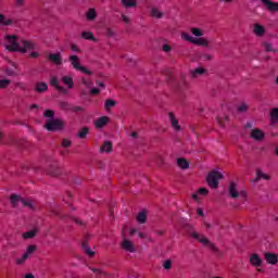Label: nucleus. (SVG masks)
Wrapping results in <instances>:
<instances>
[{"label": "nucleus", "instance_id": "f257e3e1", "mask_svg": "<svg viewBox=\"0 0 278 278\" xmlns=\"http://www.w3.org/2000/svg\"><path fill=\"white\" fill-rule=\"evenodd\" d=\"M5 49L7 51H18L20 53H27L31 49H36V45L29 40H22L18 42V39L14 35H7L4 37Z\"/></svg>", "mask_w": 278, "mask_h": 278}, {"label": "nucleus", "instance_id": "f03ea898", "mask_svg": "<svg viewBox=\"0 0 278 278\" xmlns=\"http://www.w3.org/2000/svg\"><path fill=\"white\" fill-rule=\"evenodd\" d=\"M189 236L194 240H198V242H201V244H204V247H208V249H211V251H214V253H218V248H216L214 243H211L210 239L205 238L204 236H201V233L189 230Z\"/></svg>", "mask_w": 278, "mask_h": 278}, {"label": "nucleus", "instance_id": "7ed1b4c3", "mask_svg": "<svg viewBox=\"0 0 278 278\" xmlns=\"http://www.w3.org/2000/svg\"><path fill=\"white\" fill-rule=\"evenodd\" d=\"M43 127L47 131H62L64 129V122L60 118L47 119Z\"/></svg>", "mask_w": 278, "mask_h": 278}, {"label": "nucleus", "instance_id": "20e7f679", "mask_svg": "<svg viewBox=\"0 0 278 278\" xmlns=\"http://www.w3.org/2000/svg\"><path fill=\"white\" fill-rule=\"evenodd\" d=\"M223 177H224L223 174L218 170H212L211 173H208L206 177V181L210 188H213V189L218 188V181H220Z\"/></svg>", "mask_w": 278, "mask_h": 278}, {"label": "nucleus", "instance_id": "39448f33", "mask_svg": "<svg viewBox=\"0 0 278 278\" xmlns=\"http://www.w3.org/2000/svg\"><path fill=\"white\" fill-rule=\"evenodd\" d=\"M70 62L75 71H80L84 75H92V71L87 70L85 66H81L79 62V56L77 55H70Z\"/></svg>", "mask_w": 278, "mask_h": 278}, {"label": "nucleus", "instance_id": "423d86ee", "mask_svg": "<svg viewBox=\"0 0 278 278\" xmlns=\"http://www.w3.org/2000/svg\"><path fill=\"white\" fill-rule=\"evenodd\" d=\"M250 137L252 138V140H256V142H262V140H264V138L266 137V134H264V130L260 128H253L251 130Z\"/></svg>", "mask_w": 278, "mask_h": 278}, {"label": "nucleus", "instance_id": "0eeeda50", "mask_svg": "<svg viewBox=\"0 0 278 278\" xmlns=\"http://www.w3.org/2000/svg\"><path fill=\"white\" fill-rule=\"evenodd\" d=\"M4 73L8 75V77H18L21 70L16 63H11V66L7 67Z\"/></svg>", "mask_w": 278, "mask_h": 278}, {"label": "nucleus", "instance_id": "6e6552de", "mask_svg": "<svg viewBox=\"0 0 278 278\" xmlns=\"http://www.w3.org/2000/svg\"><path fill=\"white\" fill-rule=\"evenodd\" d=\"M189 75L190 77H192V79H198V77H203V75H207V70L200 66L194 70H190Z\"/></svg>", "mask_w": 278, "mask_h": 278}, {"label": "nucleus", "instance_id": "1a4fd4ad", "mask_svg": "<svg viewBox=\"0 0 278 278\" xmlns=\"http://www.w3.org/2000/svg\"><path fill=\"white\" fill-rule=\"evenodd\" d=\"M48 60L50 62H52V64H55V66H62V64H63L61 52L50 53L48 55Z\"/></svg>", "mask_w": 278, "mask_h": 278}, {"label": "nucleus", "instance_id": "9d476101", "mask_svg": "<svg viewBox=\"0 0 278 278\" xmlns=\"http://www.w3.org/2000/svg\"><path fill=\"white\" fill-rule=\"evenodd\" d=\"M278 124V108H274L269 112V125L271 127H277Z\"/></svg>", "mask_w": 278, "mask_h": 278}, {"label": "nucleus", "instance_id": "9b49d317", "mask_svg": "<svg viewBox=\"0 0 278 278\" xmlns=\"http://www.w3.org/2000/svg\"><path fill=\"white\" fill-rule=\"evenodd\" d=\"M51 86H53V88H55L59 92H62V94H68V90H66V88L60 86V80L53 76L50 80Z\"/></svg>", "mask_w": 278, "mask_h": 278}, {"label": "nucleus", "instance_id": "f8f14e48", "mask_svg": "<svg viewBox=\"0 0 278 278\" xmlns=\"http://www.w3.org/2000/svg\"><path fill=\"white\" fill-rule=\"evenodd\" d=\"M261 2L269 12H278V2H273L270 0H261Z\"/></svg>", "mask_w": 278, "mask_h": 278}, {"label": "nucleus", "instance_id": "ddd939ff", "mask_svg": "<svg viewBox=\"0 0 278 278\" xmlns=\"http://www.w3.org/2000/svg\"><path fill=\"white\" fill-rule=\"evenodd\" d=\"M228 194L231 199H238V197H240V191L238 190L236 182H230Z\"/></svg>", "mask_w": 278, "mask_h": 278}, {"label": "nucleus", "instance_id": "4468645a", "mask_svg": "<svg viewBox=\"0 0 278 278\" xmlns=\"http://www.w3.org/2000/svg\"><path fill=\"white\" fill-rule=\"evenodd\" d=\"M264 257H265V262H267V264L275 265L278 262V256L275 253L266 252L264 254Z\"/></svg>", "mask_w": 278, "mask_h": 278}, {"label": "nucleus", "instance_id": "2eb2a0df", "mask_svg": "<svg viewBox=\"0 0 278 278\" xmlns=\"http://www.w3.org/2000/svg\"><path fill=\"white\" fill-rule=\"evenodd\" d=\"M61 81L63 86H66L70 90H72V88H75V81H73V77L71 76L61 77Z\"/></svg>", "mask_w": 278, "mask_h": 278}, {"label": "nucleus", "instance_id": "dca6fc26", "mask_svg": "<svg viewBox=\"0 0 278 278\" xmlns=\"http://www.w3.org/2000/svg\"><path fill=\"white\" fill-rule=\"evenodd\" d=\"M168 118L172 123V127L176 131H179L181 129V126L179 125V121L177 119V117H175V114L174 113H168Z\"/></svg>", "mask_w": 278, "mask_h": 278}, {"label": "nucleus", "instance_id": "f3484780", "mask_svg": "<svg viewBox=\"0 0 278 278\" xmlns=\"http://www.w3.org/2000/svg\"><path fill=\"white\" fill-rule=\"evenodd\" d=\"M85 17L87 21L92 23V21H97V10L94 8H90L86 13Z\"/></svg>", "mask_w": 278, "mask_h": 278}, {"label": "nucleus", "instance_id": "a211bd4d", "mask_svg": "<svg viewBox=\"0 0 278 278\" xmlns=\"http://www.w3.org/2000/svg\"><path fill=\"white\" fill-rule=\"evenodd\" d=\"M23 202V198L16 193L11 194L10 197V203L12 207H18V203Z\"/></svg>", "mask_w": 278, "mask_h": 278}, {"label": "nucleus", "instance_id": "6ab92c4d", "mask_svg": "<svg viewBox=\"0 0 278 278\" xmlns=\"http://www.w3.org/2000/svg\"><path fill=\"white\" fill-rule=\"evenodd\" d=\"M47 90H49V85H47V83L45 81H39L35 85V92H47Z\"/></svg>", "mask_w": 278, "mask_h": 278}, {"label": "nucleus", "instance_id": "aec40b11", "mask_svg": "<svg viewBox=\"0 0 278 278\" xmlns=\"http://www.w3.org/2000/svg\"><path fill=\"white\" fill-rule=\"evenodd\" d=\"M262 262L263 261L258 254H252L250 257V263L252 264V266H255L256 268H260V266H262Z\"/></svg>", "mask_w": 278, "mask_h": 278}, {"label": "nucleus", "instance_id": "412c9836", "mask_svg": "<svg viewBox=\"0 0 278 278\" xmlns=\"http://www.w3.org/2000/svg\"><path fill=\"white\" fill-rule=\"evenodd\" d=\"M150 16L152 18H162L164 16V13L157 9V7H152L150 10Z\"/></svg>", "mask_w": 278, "mask_h": 278}, {"label": "nucleus", "instance_id": "4be33fe9", "mask_svg": "<svg viewBox=\"0 0 278 278\" xmlns=\"http://www.w3.org/2000/svg\"><path fill=\"white\" fill-rule=\"evenodd\" d=\"M122 249H124V251H128V253H134L135 251L134 243H131L128 239H125L122 242Z\"/></svg>", "mask_w": 278, "mask_h": 278}, {"label": "nucleus", "instance_id": "5701e85b", "mask_svg": "<svg viewBox=\"0 0 278 278\" xmlns=\"http://www.w3.org/2000/svg\"><path fill=\"white\" fill-rule=\"evenodd\" d=\"M109 121H110V118L108 116H102V117L97 119L96 127L98 129H102V127H105V125H108Z\"/></svg>", "mask_w": 278, "mask_h": 278}, {"label": "nucleus", "instance_id": "b1692460", "mask_svg": "<svg viewBox=\"0 0 278 278\" xmlns=\"http://www.w3.org/2000/svg\"><path fill=\"white\" fill-rule=\"evenodd\" d=\"M192 45H198V47H207L210 42L205 38H194Z\"/></svg>", "mask_w": 278, "mask_h": 278}, {"label": "nucleus", "instance_id": "393cba45", "mask_svg": "<svg viewBox=\"0 0 278 278\" xmlns=\"http://www.w3.org/2000/svg\"><path fill=\"white\" fill-rule=\"evenodd\" d=\"M100 153H112V143L110 141H104L100 148Z\"/></svg>", "mask_w": 278, "mask_h": 278}, {"label": "nucleus", "instance_id": "a878e982", "mask_svg": "<svg viewBox=\"0 0 278 278\" xmlns=\"http://www.w3.org/2000/svg\"><path fill=\"white\" fill-rule=\"evenodd\" d=\"M227 123H229L228 115L217 116V125H219V127L225 128V125H227Z\"/></svg>", "mask_w": 278, "mask_h": 278}, {"label": "nucleus", "instance_id": "bb28decb", "mask_svg": "<svg viewBox=\"0 0 278 278\" xmlns=\"http://www.w3.org/2000/svg\"><path fill=\"white\" fill-rule=\"evenodd\" d=\"M260 179L268 180V179H270V177L268 175L262 173V169H257L256 170V178L253 180L254 184H257V181H260Z\"/></svg>", "mask_w": 278, "mask_h": 278}, {"label": "nucleus", "instance_id": "cd10ccee", "mask_svg": "<svg viewBox=\"0 0 278 278\" xmlns=\"http://www.w3.org/2000/svg\"><path fill=\"white\" fill-rule=\"evenodd\" d=\"M122 5L126 9L136 8L138 2L136 0H122Z\"/></svg>", "mask_w": 278, "mask_h": 278}, {"label": "nucleus", "instance_id": "c85d7f7f", "mask_svg": "<svg viewBox=\"0 0 278 278\" xmlns=\"http://www.w3.org/2000/svg\"><path fill=\"white\" fill-rule=\"evenodd\" d=\"M112 108H116V100H112V99L105 100L104 110H106V112H110Z\"/></svg>", "mask_w": 278, "mask_h": 278}, {"label": "nucleus", "instance_id": "c756f323", "mask_svg": "<svg viewBox=\"0 0 278 278\" xmlns=\"http://www.w3.org/2000/svg\"><path fill=\"white\" fill-rule=\"evenodd\" d=\"M266 29H264V26L260 25V24H255L254 25V34L255 36L262 37L264 36Z\"/></svg>", "mask_w": 278, "mask_h": 278}, {"label": "nucleus", "instance_id": "7c9ffc66", "mask_svg": "<svg viewBox=\"0 0 278 278\" xmlns=\"http://www.w3.org/2000/svg\"><path fill=\"white\" fill-rule=\"evenodd\" d=\"M177 164L179 168H182L184 170H186L187 168H190V163H188L186 159H182V157L178 159Z\"/></svg>", "mask_w": 278, "mask_h": 278}, {"label": "nucleus", "instance_id": "2f4dec72", "mask_svg": "<svg viewBox=\"0 0 278 278\" xmlns=\"http://www.w3.org/2000/svg\"><path fill=\"white\" fill-rule=\"evenodd\" d=\"M81 38H84V40H92L93 42H97V38H94L92 31H83Z\"/></svg>", "mask_w": 278, "mask_h": 278}, {"label": "nucleus", "instance_id": "473e14b6", "mask_svg": "<svg viewBox=\"0 0 278 278\" xmlns=\"http://www.w3.org/2000/svg\"><path fill=\"white\" fill-rule=\"evenodd\" d=\"M83 251H85L86 255L89 257L94 256V251L90 250V247H88V243L86 241L83 242Z\"/></svg>", "mask_w": 278, "mask_h": 278}, {"label": "nucleus", "instance_id": "72a5a7b5", "mask_svg": "<svg viewBox=\"0 0 278 278\" xmlns=\"http://www.w3.org/2000/svg\"><path fill=\"white\" fill-rule=\"evenodd\" d=\"M0 25L8 27V26L12 25V20L5 18V15L0 14Z\"/></svg>", "mask_w": 278, "mask_h": 278}, {"label": "nucleus", "instance_id": "f704fd0d", "mask_svg": "<svg viewBox=\"0 0 278 278\" xmlns=\"http://www.w3.org/2000/svg\"><path fill=\"white\" fill-rule=\"evenodd\" d=\"M89 131H90V128H88V127H83V128L79 130V132H78V138H80V140H84V139L88 136Z\"/></svg>", "mask_w": 278, "mask_h": 278}, {"label": "nucleus", "instance_id": "c9c22d12", "mask_svg": "<svg viewBox=\"0 0 278 278\" xmlns=\"http://www.w3.org/2000/svg\"><path fill=\"white\" fill-rule=\"evenodd\" d=\"M248 110H249V104L247 102L240 103L237 108V112H239L240 114L247 112Z\"/></svg>", "mask_w": 278, "mask_h": 278}, {"label": "nucleus", "instance_id": "e433bc0d", "mask_svg": "<svg viewBox=\"0 0 278 278\" xmlns=\"http://www.w3.org/2000/svg\"><path fill=\"white\" fill-rule=\"evenodd\" d=\"M137 220H138V223H140V225H144V223H147V213L140 212L137 215Z\"/></svg>", "mask_w": 278, "mask_h": 278}, {"label": "nucleus", "instance_id": "4c0bfd02", "mask_svg": "<svg viewBox=\"0 0 278 278\" xmlns=\"http://www.w3.org/2000/svg\"><path fill=\"white\" fill-rule=\"evenodd\" d=\"M190 31L197 38H201V36H203V30L201 28L192 27L190 28Z\"/></svg>", "mask_w": 278, "mask_h": 278}, {"label": "nucleus", "instance_id": "58836bf2", "mask_svg": "<svg viewBox=\"0 0 278 278\" xmlns=\"http://www.w3.org/2000/svg\"><path fill=\"white\" fill-rule=\"evenodd\" d=\"M181 38L182 40H186L187 42H190L192 45V42H194V37L190 36L189 33H181Z\"/></svg>", "mask_w": 278, "mask_h": 278}, {"label": "nucleus", "instance_id": "ea45409f", "mask_svg": "<svg viewBox=\"0 0 278 278\" xmlns=\"http://www.w3.org/2000/svg\"><path fill=\"white\" fill-rule=\"evenodd\" d=\"M60 108H61V110H64L65 112H71L72 105H71V103H68L66 101H62V102H60Z\"/></svg>", "mask_w": 278, "mask_h": 278}, {"label": "nucleus", "instance_id": "a19ab883", "mask_svg": "<svg viewBox=\"0 0 278 278\" xmlns=\"http://www.w3.org/2000/svg\"><path fill=\"white\" fill-rule=\"evenodd\" d=\"M36 233H37V230H30V231L24 232L23 238L25 240H29V239L34 238L36 236Z\"/></svg>", "mask_w": 278, "mask_h": 278}, {"label": "nucleus", "instance_id": "79ce46f5", "mask_svg": "<svg viewBox=\"0 0 278 278\" xmlns=\"http://www.w3.org/2000/svg\"><path fill=\"white\" fill-rule=\"evenodd\" d=\"M12 84V80L10 79H0V88L1 90H4V88H8Z\"/></svg>", "mask_w": 278, "mask_h": 278}, {"label": "nucleus", "instance_id": "37998d69", "mask_svg": "<svg viewBox=\"0 0 278 278\" xmlns=\"http://www.w3.org/2000/svg\"><path fill=\"white\" fill-rule=\"evenodd\" d=\"M43 116H45V118H53L54 116H55V111H53V110H46L45 112H43Z\"/></svg>", "mask_w": 278, "mask_h": 278}, {"label": "nucleus", "instance_id": "c03bdc74", "mask_svg": "<svg viewBox=\"0 0 278 278\" xmlns=\"http://www.w3.org/2000/svg\"><path fill=\"white\" fill-rule=\"evenodd\" d=\"M22 205L25 207H30V210H34V204L31 203V200H26L22 198Z\"/></svg>", "mask_w": 278, "mask_h": 278}, {"label": "nucleus", "instance_id": "a18cd8bd", "mask_svg": "<svg viewBox=\"0 0 278 278\" xmlns=\"http://www.w3.org/2000/svg\"><path fill=\"white\" fill-rule=\"evenodd\" d=\"M239 197L241 199V202L244 203L248 199V193L244 190L239 191Z\"/></svg>", "mask_w": 278, "mask_h": 278}, {"label": "nucleus", "instance_id": "49530a36", "mask_svg": "<svg viewBox=\"0 0 278 278\" xmlns=\"http://www.w3.org/2000/svg\"><path fill=\"white\" fill-rule=\"evenodd\" d=\"M27 260H29V256H27V254H24L21 258L16 260V264H18V265L25 264V262H27Z\"/></svg>", "mask_w": 278, "mask_h": 278}, {"label": "nucleus", "instance_id": "de8ad7c7", "mask_svg": "<svg viewBox=\"0 0 278 278\" xmlns=\"http://www.w3.org/2000/svg\"><path fill=\"white\" fill-rule=\"evenodd\" d=\"M172 266H173V261L170 260H167L163 263V268H165V270H170Z\"/></svg>", "mask_w": 278, "mask_h": 278}, {"label": "nucleus", "instance_id": "09e8293b", "mask_svg": "<svg viewBox=\"0 0 278 278\" xmlns=\"http://www.w3.org/2000/svg\"><path fill=\"white\" fill-rule=\"evenodd\" d=\"M34 251H36V245H29V247L26 249V253H24V254L29 257V256L31 255V253H34Z\"/></svg>", "mask_w": 278, "mask_h": 278}, {"label": "nucleus", "instance_id": "8fccbe9b", "mask_svg": "<svg viewBox=\"0 0 278 278\" xmlns=\"http://www.w3.org/2000/svg\"><path fill=\"white\" fill-rule=\"evenodd\" d=\"M71 144H73V142H71V140H68V139H63L61 142V146L64 147V149H68V147H71Z\"/></svg>", "mask_w": 278, "mask_h": 278}, {"label": "nucleus", "instance_id": "3c124183", "mask_svg": "<svg viewBox=\"0 0 278 278\" xmlns=\"http://www.w3.org/2000/svg\"><path fill=\"white\" fill-rule=\"evenodd\" d=\"M263 47H264L265 51H268V52L275 51V50L273 49V43L265 42V43L263 45Z\"/></svg>", "mask_w": 278, "mask_h": 278}, {"label": "nucleus", "instance_id": "603ef678", "mask_svg": "<svg viewBox=\"0 0 278 278\" xmlns=\"http://www.w3.org/2000/svg\"><path fill=\"white\" fill-rule=\"evenodd\" d=\"M162 49H163L164 53H170V51H173V47H170L167 43L163 45Z\"/></svg>", "mask_w": 278, "mask_h": 278}, {"label": "nucleus", "instance_id": "864d4df0", "mask_svg": "<svg viewBox=\"0 0 278 278\" xmlns=\"http://www.w3.org/2000/svg\"><path fill=\"white\" fill-rule=\"evenodd\" d=\"M106 36H108V38H114V29L108 27L106 28Z\"/></svg>", "mask_w": 278, "mask_h": 278}, {"label": "nucleus", "instance_id": "5fc2aeb1", "mask_svg": "<svg viewBox=\"0 0 278 278\" xmlns=\"http://www.w3.org/2000/svg\"><path fill=\"white\" fill-rule=\"evenodd\" d=\"M208 193H210V190H207V188H200L199 189V194H202L203 197H205Z\"/></svg>", "mask_w": 278, "mask_h": 278}, {"label": "nucleus", "instance_id": "6e6d98bb", "mask_svg": "<svg viewBox=\"0 0 278 278\" xmlns=\"http://www.w3.org/2000/svg\"><path fill=\"white\" fill-rule=\"evenodd\" d=\"M70 112H84V108H81V106H73L72 105V109H71V111Z\"/></svg>", "mask_w": 278, "mask_h": 278}, {"label": "nucleus", "instance_id": "4d7b16f0", "mask_svg": "<svg viewBox=\"0 0 278 278\" xmlns=\"http://www.w3.org/2000/svg\"><path fill=\"white\" fill-rule=\"evenodd\" d=\"M122 21L126 23V25H129V23H131V20L129 18V16L122 14Z\"/></svg>", "mask_w": 278, "mask_h": 278}, {"label": "nucleus", "instance_id": "13d9d810", "mask_svg": "<svg viewBox=\"0 0 278 278\" xmlns=\"http://www.w3.org/2000/svg\"><path fill=\"white\" fill-rule=\"evenodd\" d=\"M16 8H23L25 5V0H15Z\"/></svg>", "mask_w": 278, "mask_h": 278}, {"label": "nucleus", "instance_id": "bf43d9fd", "mask_svg": "<svg viewBox=\"0 0 278 278\" xmlns=\"http://www.w3.org/2000/svg\"><path fill=\"white\" fill-rule=\"evenodd\" d=\"M81 84H83V86H86L87 88H90V81H88V79L81 78Z\"/></svg>", "mask_w": 278, "mask_h": 278}, {"label": "nucleus", "instance_id": "052dcab7", "mask_svg": "<svg viewBox=\"0 0 278 278\" xmlns=\"http://www.w3.org/2000/svg\"><path fill=\"white\" fill-rule=\"evenodd\" d=\"M73 222L76 223V225H80V226L84 225V222H81V219H79V218H77V217H74V218H73Z\"/></svg>", "mask_w": 278, "mask_h": 278}, {"label": "nucleus", "instance_id": "680f3d73", "mask_svg": "<svg viewBox=\"0 0 278 278\" xmlns=\"http://www.w3.org/2000/svg\"><path fill=\"white\" fill-rule=\"evenodd\" d=\"M198 216H205V213L203 212V208L199 207L197 208Z\"/></svg>", "mask_w": 278, "mask_h": 278}, {"label": "nucleus", "instance_id": "e2e57ef3", "mask_svg": "<svg viewBox=\"0 0 278 278\" xmlns=\"http://www.w3.org/2000/svg\"><path fill=\"white\" fill-rule=\"evenodd\" d=\"M72 51H75L76 53H79V47H77V45H72L71 47Z\"/></svg>", "mask_w": 278, "mask_h": 278}, {"label": "nucleus", "instance_id": "0e129e2a", "mask_svg": "<svg viewBox=\"0 0 278 278\" xmlns=\"http://www.w3.org/2000/svg\"><path fill=\"white\" fill-rule=\"evenodd\" d=\"M99 92H101V90H99L98 88H93L90 90V94H99Z\"/></svg>", "mask_w": 278, "mask_h": 278}, {"label": "nucleus", "instance_id": "69168bd1", "mask_svg": "<svg viewBox=\"0 0 278 278\" xmlns=\"http://www.w3.org/2000/svg\"><path fill=\"white\" fill-rule=\"evenodd\" d=\"M17 87L21 88V90H25L27 88L23 83H18Z\"/></svg>", "mask_w": 278, "mask_h": 278}, {"label": "nucleus", "instance_id": "338daca9", "mask_svg": "<svg viewBox=\"0 0 278 278\" xmlns=\"http://www.w3.org/2000/svg\"><path fill=\"white\" fill-rule=\"evenodd\" d=\"M96 84H97V86H99L100 88H105V84H103V83H101V81H99V80H97Z\"/></svg>", "mask_w": 278, "mask_h": 278}, {"label": "nucleus", "instance_id": "774afa93", "mask_svg": "<svg viewBox=\"0 0 278 278\" xmlns=\"http://www.w3.org/2000/svg\"><path fill=\"white\" fill-rule=\"evenodd\" d=\"M24 278H36V277H34L33 274H26Z\"/></svg>", "mask_w": 278, "mask_h": 278}]
</instances>
